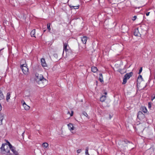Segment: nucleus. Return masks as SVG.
Returning a JSON list of instances; mask_svg holds the SVG:
<instances>
[{"mask_svg":"<svg viewBox=\"0 0 155 155\" xmlns=\"http://www.w3.org/2000/svg\"><path fill=\"white\" fill-rule=\"evenodd\" d=\"M35 79L39 86L41 87L46 85L48 83V81L43 77L42 74L37 73L35 74Z\"/></svg>","mask_w":155,"mask_h":155,"instance_id":"f257e3e1","label":"nucleus"},{"mask_svg":"<svg viewBox=\"0 0 155 155\" xmlns=\"http://www.w3.org/2000/svg\"><path fill=\"white\" fill-rule=\"evenodd\" d=\"M20 67L23 73L25 75H28L29 73L28 69L27 67V65L24 60H22L20 62Z\"/></svg>","mask_w":155,"mask_h":155,"instance_id":"f03ea898","label":"nucleus"},{"mask_svg":"<svg viewBox=\"0 0 155 155\" xmlns=\"http://www.w3.org/2000/svg\"><path fill=\"white\" fill-rule=\"evenodd\" d=\"M1 150L3 154H8L10 153L9 147L6 143L2 144Z\"/></svg>","mask_w":155,"mask_h":155,"instance_id":"7ed1b4c3","label":"nucleus"},{"mask_svg":"<svg viewBox=\"0 0 155 155\" xmlns=\"http://www.w3.org/2000/svg\"><path fill=\"white\" fill-rule=\"evenodd\" d=\"M118 148L121 150H124L127 147V143L125 141H120L118 143Z\"/></svg>","mask_w":155,"mask_h":155,"instance_id":"20e7f679","label":"nucleus"},{"mask_svg":"<svg viewBox=\"0 0 155 155\" xmlns=\"http://www.w3.org/2000/svg\"><path fill=\"white\" fill-rule=\"evenodd\" d=\"M133 75V73L130 72L126 74L124 76L123 80V84H125L127 82V80L129 79Z\"/></svg>","mask_w":155,"mask_h":155,"instance_id":"39448f33","label":"nucleus"},{"mask_svg":"<svg viewBox=\"0 0 155 155\" xmlns=\"http://www.w3.org/2000/svg\"><path fill=\"white\" fill-rule=\"evenodd\" d=\"M137 117L139 120H142L144 118L145 116L144 114L141 111H139L138 113Z\"/></svg>","mask_w":155,"mask_h":155,"instance_id":"423d86ee","label":"nucleus"},{"mask_svg":"<svg viewBox=\"0 0 155 155\" xmlns=\"http://www.w3.org/2000/svg\"><path fill=\"white\" fill-rule=\"evenodd\" d=\"M6 142L8 143V146L9 147V150L10 149L15 154H16L17 153V151L15 150V148L7 140H6Z\"/></svg>","mask_w":155,"mask_h":155,"instance_id":"0eeeda50","label":"nucleus"},{"mask_svg":"<svg viewBox=\"0 0 155 155\" xmlns=\"http://www.w3.org/2000/svg\"><path fill=\"white\" fill-rule=\"evenodd\" d=\"M68 128L71 131L73 130L74 129V127L73 124L70 123L68 124Z\"/></svg>","mask_w":155,"mask_h":155,"instance_id":"6e6552de","label":"nucleus"},{"mask_svg":"<svg viewBox=\"0 0 155 155\" xmlns=\"http://www.w3.org/2000/svg\"><path fill=\"white\" fill-rule=\"evenodd\" d=\"M134 35L135 36H140V34L139 32L138 29H134Z\"/></svg>","mask_w":155,"mask_h":155,"instance_id":"1a4fd4ad","label":"nucleus"},{"mask_svg":"<svg viewBox=\"0 0 155 155\" xmlns=\"http://www.w3.org/2000/svg\"><path fill=\"white\" fill-rule=\"evenodd\" d=\"M41 64L42 66L46 67L47 66V64L45 62V60L44 58H41Z\"/></svg>","mask_w":155,"mask_h":155,"instance_id":"9d476101","label":"nucleus"},{"mask_svg":"<svg viewBox=\"0 0 155 155\" xmlns=\"http://www.w3.org/2000/svg\"><path fill=\"white\" fill-rule=\"evenodd\" d=\"M23 106L25 109L26 110H28L30 109V107L27 105L24 101V102L23 103Z\"/></svg>","mask_w":155,"mask_h":155,"instance_id":"9b49d317","label":"nucleus"},{"mask_svg":"<svg viewBox=\"0 0 155 155\" xmlns=\"http://www.w3.org/2000/svg\"><path fill=\"white\" fill-rule=\"evenodd\" d=\"M4 115L3 114L0 113V125L2 124V121L4 119Z\"/></svg>","mask_w":155,"mask_h":155,"instance_id":"f8f14e48","label":"nucleus"},{"mask_svg":"<svg viewBox=\"0 0 155 155\" xmlns=\"http://www.w3.org/2000/svg\"><path fill=\"white\" fill-rule=\"evenodd\" d=\"M68 45L67 43H63V50H65L66 51H68V49H67V47L68 46Z\"/></svg>","mask_w":155,"mask_h":155,"instance_id":"ddd939ff","label":"nucleus"},{"mask_svg":"<svg viewBox=\"0 0 155 155\" xmlns=\"http://www.w3.org/2000/svg\"><path fill=\"white\" fill-rule=\"evenodd\" d=\"M87 40V37H83L81 38V41L84 44H85L86 43Z\"/></svg>","mask_w":155,"mask_h":155,"instance_id":"4468645a","label":"nucleus"},{"mask_svg":"<svg viewBox=\"0 0 155 155\" xmlns=\"http://www.w3.org/2000/svg\"><path fill=\"white\" fill-rule=\"evenodd\" d=\"M70 8H71V9H78L79 7V5L74 6L73 5H69Z\"/></svg>","mask_w":155,"mask_h":155,"instance_id":"2eb2a0df","label":"nucleus"},{"mask_svg":"<svg viewBox=\"0 0 155 155\" xmlns=\"http://www.w3.org/2000/svg\"><path fill=\"white\" fill-rule=\"evenodd\" d=\"M143 78H142V76L141 75H139V76L138 77L137 82L139 83L142 81H143Z\"/></svg>","mask_w":155,"mask_h":155,"instance_id":"dca6fc26","label":"nucleus"},{"mask_svg":"<svg viewBox=\"0 0 155 155\" xmlns=\"http://www.w3.org/2000/svg\"><path fill=\"white\" fill-rule=\"evenodd\" d=\"M106 97L105 95L102 96L100 98V101L102 102H104L106 99Z\"/></svg>","mask_w":155,"mask_h":155,"instance_id":"f3484780","label":"nucleus"},{"mask_svg":"<svg viewBox=\"0 0 155 155\" xmlns=\"http://www.w3.org/2000/svg\"><path fill=\"white\" fill-rule=\"evenodd\" d=\"M97 70V69L96 67H92L91 68V71L93 72H96Z\"/></svg>","mask_w":155,"mask_h":155,"instance_id":"a211bd4d","label":"nucleus"},{"mask_svg":"<svg viewBox=\"0 0 155 155\" xmlns=\"http://www.w3.org/2000/svg\"><path fill=\"white\" fill-rule=\"evenodd\" d=\"M99 80L102 83L103 82V78L102 74H99Z\"/></svg>","mask_w":155,"mask_h":155,"instance_id":"6ab92c4d","label":"nucleus"},{"mask_svg":"<svg viewBox=\"0 0 155 155\" xmlns=\"http://www.w3.org/2000/svg\"><path fill=\"white\" fill-rule=\"evenodd\" d=\"M35 30L34 29L31 31V37H35Z\"/></svg>","mask_w":155,"mask_h":155,"instance_id":"aec40b11","label":"nucleus"},{"mask_svg":"<svg viewBox=\"0 0 155 155\" xmlns=\"http://www.w3.org/2000/svg\"><path fill=\"white\" fill-rule=\"evenodd\" d=\"M142 110L144 113H147V110L146 108L144 107L143 106L141 107Z\"/></svg>","mask_w":155,"mask_h":155,"instance_id":"412c9836","label":"nucleus"},{"mask_svg":"<svg viewBox=\"0 0 155 155\" xmlns=\"http://www.w3.org/2000/svg\"><path fill=\"white\" fill-rule=\"evenodd\" d=\"M4 97V96L2 92L0 91V100L3 99Z\"/></svg>","mask_w":155,"mask_h":155,"instance_id":"4be33fe9","label":"nucleus"},{"mask_svg":"<svg viewBox=\"0 0 155 155\" xmlns=\"http://www.w3.org/2000/svg\"><path fill=\"white\" fill-rule=\"evenodd\" d=\"M10 94L9 93H7L6 96V101H8V100L10 99Z\"/></svg>","mask_w":155,"mask_h":155,"instance_id":"5701e85b","label":"nucleus"},{"mask_svg":"<svg viewBox=\"0 0 155 155\" xmlns=\"http://www.w3.org/2000/svg\"><path fill=\"white\" fill-rule=\"evenodd\" d=\"M42 146L46 148L48 147V144L47 143H44L42 144Z\"/></svg>","mask_w":155,"mask_h":155,"instance_id":"b1692460","label":"nucleus"},{"mask_svg":"<svg viewBox=\"0 0 155 155\" xmlns=\"http://www.w3.org/2000/svg\"><path fill=\"white\" fill-rule=\"evenodd\" d=\"M47 29L49 31H50L51 29L50 28V24L48 23L47 24Z\"/></svg>","mask_w":155,"mask_h":155,"instance_id":"393cba45","label":"nucleus"},{"mask_svg":"<svg viewBox=\"0 0 155 155\" xmlns=\"http://www.w3.org/2000/svg\"><path fill=\"white\" fill-rule=\"evenodd\" d=\"M88 149L89 148L88 147H86L85 150V154H89L88 153Z\"/></svg>","mask_w":155,"mask_h":155,"instance_id":"a878e982","label":"nucleus"},{"mask_svg":"<svg viewBox=\"0 0 155 155\" xmlns=\"http://www.w3.org/2000/svg\"><path fill=\"white\" fill-rule=\"evenodd\" d=\"M83 114L84 116H85L86 117H88V114H87L86 112H84L83 113Z\"/></svg>","mask_w":155,"mask_h":155,"instance_id":"bb28decb","label":"nucleus"},{"mask_svg":"<svg viewBox=\"0 0 155 155\" xmlns=\"http://www.w3.org/2000/svg\"><path fill=\"white\" fill-rule=\"evenodd\" d=\"M151 107V104L149 102L148 104V107L150 109Z\"/></svg>","mask_w":155,"mask_h":155,"instance_id":"cd10ccee","label":"nucleus"},{"mask_svg":"<svg viewBox=\"0 0 155 155\" xmlns=\"http://www.w3.org/2000/svg\"><path fill=\"white\" fill-rule=\"evenodd\" d=\"M82 151L81 149H79L77 150V153H80Z\"/></svg>","mask_w":155,"mask_h":155,"instance_id":"c85d7f7f","label":"nucleus"},{"mask_svg":"<svg viewBox=\"0 0 155 155\" xmlns=\"http://www.w3.org/2000/svg\"><path fill=\"white\" fill-rule=\"evenodd\" d=\"M137 18V16H134L132 19L133 21H135Z\"/></svg>","mask_w":155,"mask_h":155,"instance_id":"c756f323","label":"nucleus"},{"mask_svg":"<svg viewBox=\"0 0 155 155\" xmlns=\"http://www.w3.org/2000/svg\"><path fill=\"white\" fill-rule=\"evenodd\" d=\"M142 67L140 68V69L139 70V72L138 73L139 74H140L142 72Z\"/></svg>","mask_w":155,"mask_h":155,"instance_id":"7c9ffc66","label":"nucleus"},{"mask_svg":"<svg viewBox=\"0 0 155 155\" xmlns=\"http://www.w3.org/2000/svg\"><path fill=\"white\" fill-rule=\"evenodd\" d=\"M155 99V96L154 97H152V101H153V100Z\"/></svg>","mask_w":155,"mask_h":155,"instance_id":"2f4dec72","label":"nucleus"},{"mask_svg":"<svg viewBox=\"0 0 155 155\" xmlns=\"http://www.w3.org/2000/svg\"><path fill=\"white\" fill-rule=\"evenodd\" d=\"M73 113H74L73 111H71V113L70 114V116H72L73 115Z\"/></svg>","mask_w":155,"mask_h":155,"instance_id":"473e14b6","label":"nucleus"},{"mask_svg":"<svg viewBox=\"0 0 155 155\" xmlns=\"http://www.w3.org/2000/svg\"><path fill=\"white\" fill-rule=\"evenodd\" d=\"M150 13V12H147L146 13V15L147 16H148L149 15Z\"/></svg>","mask_w":155,"mask_h":155,"instance_id":"72a5a7b5","label":"nucleus"},{"mask_svg":"<svg viewBox=\"0 0 155 155\" xmlns=\"http://www.w3.org/2000/svg\"><path fill=\"white\" fill-rule=\"evenodd\" d=\"M2 108V107L1 105V104H0V110H1Z\"/></svg>","mask_w":155,"mask_h":155,"instance_id":"f704fd0d","label":"nucleus"},{"mask_svg":"<svg viewBox=\"0 0 155 155\" xmlns=\"http://www.w3.org/2000/svg\"><path fill=\"white\" fill-rule=\"evenodd\" d=\"M104 94H105V95H106L107 94V93L106 92H105L104 93Z\"/></svg>","mask_w":155,"mask_h":155,"instance_id":"c9c22d12","label":"nucleus"},{"mask_svg":"<svg viewBox=\"0 0 155 155\" xmlns=\"http://www.w3.org/2000/svg\"><path fill=\"white\" fill-rule=\"evenodd\" d=\"M111 115H110V119H111Z\"/></svg>","mask_w":155,"mask_h":155,"instance_id":"e433bc0d","label":"nucleus"},{"mask_svg":"<svg viewBox=\"0 0 155 155\" xmlns=\"http://www.w3.org/2000/svg\"><path fill=\"white\" fill-rule=\"evenodd\" d=\"M68 114H70V112L69 111L68 112Z\"/></svg>","mask_w":155,"mask_h":155,"instance_id":"4c0bfd02","label":"nucleus"},{"mask_svg":"<svg viewBox=\"0 0 155 155\" xmlns=\"http://www.w3.org/2000/svg\"><path fill=\"white\" fill-rule=\"evenodd\" d=\"M24 132H24L22 133V135L24 134Z\"/></svg>","mask_w":155,"mask_h":155,"instance_id":"58836bf2","label":"nucleus"},{"mask_svg":"<svg viewBox=\"0 0 155 155\" xmlns=\"http://www.w3.org/2000/svg\"><path fill=\"white\" fill-rule=\"evenodd\" d=\"M86 155H89V154H86Z\"/></svg>","mask_w":155,"mask_h":155,"instance_id":"ea45409f","label":"nucleus"},{"mask_svg":"<svg viewBox=\"0 0 155 155\" xmlns=\"http://www.w3.org/2000/svg\"><path fill=\"white\" fill-rule=\"evenodd\" d=\"M2 49H1L0 50V51L2 50Z\"/></svg>","mask_w":155,"mask_h":155,"instance_id":"a19ab883","label":"nucleus"},{"mask_svg":"<svg viewBox=\"0 0 155 155\" xmlns=\"http://www.w3.org/2000/svg\"><path fill=\"white\" fill-rule=\"evenodd\" d=\"M120 72L121 74H122V72L121 71H120Z\"/></svg>","mask_w":155,"mask_h":155,"instance_id":"79ce46f5","label":"nucleus"},{"mask_svg":"<svg viewBox=\"0 0 155 155\" xmlns=\"http://www.w3.org/2000/svg\"><path fill=\"white\" fill-rule=\"evenodd\" d=\"M45 31H46L45 30L44 31V32H45Z\"/></svg>","mask_w":155,"mask_h":155,"instance_id":"37998d69","label":"nucleus"}]
</instances>
